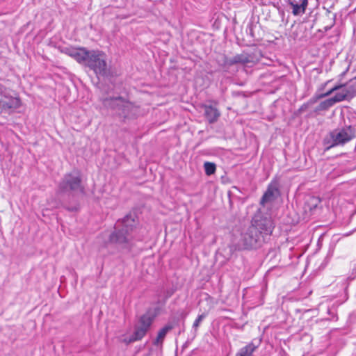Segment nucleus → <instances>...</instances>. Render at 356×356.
I'll return each mask as SVG.
<instances>
[{
    "label": "nucleus",
    "mask_w": 356,
    "mask_h": 356,
    "mask_svg": "<svg viewBox=\"0 0 356 356\" xmlns=\"http://www.w3.org/2000/svg\"><path fill=\"white\" fill-rule=\"evenodd\" d=\"M83 65L93 70L97 76H107L110 70L106 62V55L99 50H89Z\"/></svg>",
    "instance_id": "nucleus-1"
},
{
    "label": "nucleus",
    "mask_w": 356,
    "mask_h": 356,
    "mask_svg": "<svg viewBox=\"0 0 356 356\" xmlns=\"http://www.w3.org/2000/svg\"><path fill=\"white\" fill-rule=\"evenodd\" d=\"M102 104L105 107L116 111L118 115L124 118L134 117L138 112V107L122 97L104 98Z\"/></svg>",
    "instance_id": "nucleus-2"
},
{
    "label": "nucleus",
    "mask_w": 356,
    "mask_h": 356,
    "mask_svg": "<svg viewBox=\"0 0 356 356\" xmlns=\"http://www.w3.org/2000/svg\"><path fill=\"white\" fill-rule=\"evenodd\" d=\"M83 192L81 177L78 172L65 174L59 182L57 190L58 194H76Z\"/></svg>",
    "instance_id": "nucleus-3"
},
{
    "label": "nucleus",
    "mask_w": 356,
    "mask_h": 356,
    "mask_svg": "<svg viewBox=\"0 0 356 356\" xmlns=\"http://www.w3.org/2000/svg\"><path fill=\"white\" fill-rule=\"evenodd\" d=\"M355 136V129L352 126H346L330 132L329 138L324 139V144L327 145L328 149L336 146L343 145L350 141Z\"/></svg>",
    "instance_id": "nucleus-4"
},
{
    "label": "nucleus",
    "mask_w": 356,
    "mask_h": 356,
    "mask_svg": "<svg viewBox=\"0 0 356 356\" xmlns=\"http://www.w3.org/2000/svg\"><path fill=\"white\" fill-rule=\"evenodd\" d=\"M264 242L263 236L259 234L255 228L250 225L241 233L238 246L243 249H252L260 247Z\"/></svg>",
    "instance_id": "nucleus-5"
},
{
    "label": "nucleus",
    "mask_w": 356,
    "mask_h": 356,
    "mask_svg": "<svg viewBox=\"0 0 356 356\" xmlns=\"http://www.w3.org/2000/svg\"><path fill=\"white\" fill-rule=\"evenodd\" d=\"M251 227L255 228V230L259 233L264 238L265 236L272 234L275 227L273 220L268 214L257 213L252 218Z\"/></svg>",
    "instance_id": "nucleus-6"
},
{
    "label": "nucleus",
    "mask_w": 356,
    "mask_h": 356,
    "mask_svg": "<svg viewBox=\"0 0 356 356\" xmlns=\"http://www.w3.org/2000/svg\"><path fill=\"white\" fill-rule=\"evenodd\" d=\"M154 316L150 312H146L142 315L138 324L135 326V330L130 338V341H136L142 339L149 330Z\"/></svg>",
    "instance_id": "nucleus-7"
},
{
    "label": "nucleus",
    "mask_w": 356,
    "mask_h": 356,
    "mask_svg": "<svg viewBox=\"0 0 356 356\" xmlns=\"http://www.w3.org/2000/svg\"><path fill=\"white\" fill-rule=\"evenodd\" d=\"M356 94V90L343 89L337 92L333 97L321 102L317 107L318 111H325L334 106L337 102H340L349 97H353Z\"/></svg>",
    "instance_id": "nucleus-8"
},
{
    "label": "nucleus",
    "mask_w": 356,
    "mask_h": 356,
    "mask_svg": "<svg viewBox=\"0 0 356 356\" xmlns=\"http://www.w3.org/2000/svg\"><path fill=\"white\" fill-rule=\"evenodd\" d=\"M132 240L131 233L118 227L116 224L114 231L110 234L108 241L122 248H129Z\"/></svg>",
    "instance_id": "nucleus-9"
},
{
    "label": "nucleus",
    "mask_w": 356,
    "mask_h": 356,
    "mask_svg": "<svg viewBox=\"0 0 356 356\" xmlns=\"http://www.w3.org/2000/svg\"><path fill=\"white\" fill-rule=\"evenodd\" d=\"M1 101H3L2 104L3 110L17 108L20 106V99L18 97H13L10 91L3 86H1Z\"/></svg>",
    "instance_id": "nucleus-10"
},
{
    "label": "nucleus",
    "mask_w": 356,
    "mask_h": 356,
    "mask_svg": "<svg viewBox=\"0 0 356 356\" xmlns=\"http://www.w3.org/2000/svg\"><path fill=\"white\" fill-rule=\"evenodd\" d=\"M88 51L85 47H79V48H74V47H65L63 52H64L65 54L68 55L69 56L73 58L74 60H76L79 63L83 64L84 63V60H86V56L88 55Z\"/></svg>",
    "instance_id": "nucleus-11"
},
{
    "label": "nucleus",
    "mask_w": 356,
    "mask_h": 356,
    "mask_svg": "<svg viewBox=\"0 0 356 356\" xmlns=\"http://www.w3.org/2000/svg\"><path fill=\"white\" fill-rule=\"evenodd\" d=\"M116 225L121 228H124L127 232L131 233L136 225V215L134 213H129L122 220H118Z\"/></svg>",
    "instance_id": "nucleus-12"
},
{
    "label": "nucleus",
    "mask_w": 356,
    "mask_h": 356,
    "mask_svg": "<svg viewBox=\"0 0 356 356\" xmlns=\"http://www.w3.org/2000/svg\"><path fill=\"white\" fill-rule=\"evenodd\" d=\"M289 4L291 6L293 15H300L305 13V10L308 5V0H289Z\"/></svg>",
    "instance_id": "nucleus-13"
},
{
    "label": "nucleus",
    "mask_w": 356,
    "mask_h": 356,
    "mask_svg": "<svg viewBox=\"0 0 356 356\" xmlns=\"http://www.w3.org/2000/svg\"><path fill=\"white\" fill-rule=\"evenodd\" d=\"M202 107L204 108V116L209 123L213 124L218 120L220 113L216 108L209 105H204Z\"/></svg>",
    "instance_id": "nucleus-14"
},
{
    "label": "nucleus",
    "mask_w": 356,
    "mask_h": 356,
    "mask_svg": "<svg viewBox=\"0 0 356 356\" xmlns=\"http://www.w3.org/2000/svg\"><path fill=\"white\" fill-rule=\"evenodd\" d=\"M321 202V200L315 196H308L304 204V211L306 214L311 216L313 211L317 208Z\"/></svg>",
    "instance_id": "nucleus-15"
},
{
    "label": "nucleus",
    "mask_w": 356,
    "mask_h": 356,
    "mask_svg": "<svg viewBox=\"0 0 356 356\" xmlns=\"http://www.w3.org/2000/svg\"><path fill=\"white\" fill-rule=\"evenodd\" d=\"M345 88L346 89H348V90H355L352 87V86H350L349 83L336 85L333 88H332L330 90H328L327 92H326L325 93H321V94L316 95L312 98V102H316L317 100H318L320 99H322V98H324V97H325L327 96L330 95L332 93H333L335 91L339 92V91H341L342 90L345 89Z\"/></svg>",
    "instance_id": "nucleus-16"
},
{
    "label": "nucleus",
    "mask_w": 356,
    "mask_h": 356,
    "mask_svg": "<svg viewBox=\"0 0 356 356\" xmlns=\"http://www.w3.org/2000/svg\"><path fill=\"white\" fill-rule=\"evenodd\" d=\"M173 326L170 324H168L165 325L163 328H161L156 338L154 341L153 343L155 346L161 345L163 343V341L167 334V333L172 330Z\"/></svg>",
    "instance_id": "nucleus-17"
},
{
    "label": "nucleus",
    "mask_w": 356,
    "mask_h": 356,
    "mask_svg": "<svg viewBox=\"0 0 356 356\" xmlns=\"http://www.w3.org/2000/svg\"><path fill=\"white\" fill-rule=\"evenodd\" d=\"M252 61L251 56L245 52H243L241 54H236L232 58V65L235 64H247Z\"/></svg>",
    "instance_id": "nucleus-18"
},
{
    "label": "nucleus",
    "mask_w": 356,
    "mask_h": 356,
    "mask_svg": "<svg viewBox=\"0 0 356 356\" xmlns=\"http://www.w3.org/2000/svg\"><path fill=\"white\" fill-rule=\"evenodd\" d=\"M257 348V346L254 345L253 342H251L246 346L240 349L236 356H253L252 353Z\"/></svg>",
    "instance_id": "nucleus-19"
},
{
    "label": "nucleus",
    "mask_w": 356,
    "mask_h": 356,
    "mask_svg": "<svg viewBox=\"0 0 356 356\" xmlns=\"http://www.w3.org/2000/svg\"><path fill=\"white\" fill-rule=\"evenodd\" d=\"M216 61L219 66L222 67L224 69H228L230 66L232 65V58H228L225 54L220 55Z\"/></svg>",
    "instance_id": "nucleus-20"
},
{
    "label": "nucleus",
    "mask_w": 356,
    "mask_h": 356,
    "mask_svg": "<svg viewBox=\"0 0 356 356\" xmlns=\"http://www.w3.org/2000/svg\"><path fill=\"white\" fill-rule=\"evenodd\" d=\"M204 168L205 174L209 176L214 174L216 170V164L208 161L204 163Z\"/></svg>",
    "instance_id": "nucleus-21"
},
{
    "label": "nucleus",
    "mask_w": 356,
    "mask_h": 356,
    "mask_svg": "<svg viewBox=\"0 0 356 356\" xmlns=\"http://www.w3.org/2000/svg\"><path fill=\"white\" fill-rule=\"evenodd\" d=\"M274 193L272 189L268 188L262 196L261 204H264L266 202H270L273 199Z\"/></svg>",
    "instance_id": "nucleus-22"
},
{
    "label": "nucleus",
    "mask_w": 356,
    "mask_h": 356,
    "mask_svg": "<svg viewBox=\"0 0 356 356\" xmlns=\"http://www.w3.org/2000/svg\"><path fill=\"white\" fill-rule=\"evenodd\" d=\"M205 316L206 315L204 314H202L201 315H199L197 318L195 319L193 325V328L195 330V331L197 330V328L199 327L201 322L203 321Z\"/></svg>",
    "instance_id": "nucleus-23"
},
{
    "label": "nucleus",
    "mask_w": 356,
    "mask_h": 356,
    "mask_svg": "<svg viewBox=\"0 0 356 356\" xmlns=\"http://www.w3.org/2000/svg\"><path fill=\"white\" fill-rule=\"evenodd\" d=\"M330 81H327V82H325V83H323L321 88H319V90H323L325 87L330 83Z\"/></svg>",
    "instance_id": "nucleus-24"
},
{
    "label": "nucleus",
    "mask_w": 356,
    "mask_h": 356,
    "mask_svg": "<svg viewBox=\"0 0 356 356\" xmlns=\"http://www.w3.org/2000/svg\"><path fill=\"white\" fill-rule=\"evenodd\" d=\"M67 209L70 211H76V207H67Z\"/></svg>",
    "instance_id": "nucleus-25"
},
{
    "label": "nucleus",
    "mask_w": 356,
    "mask_h": 356,
    "mask_svg": "<svg viewBox=\"0 0 356 356\" xmlns=\"http://www.w3.org/2000/svg\"><path fill=\"white\" fill-rule=\"evenodd\" d=\"M349 235H350V234H349V233H348V234H345V236H349Z\"/></svg>",
    "instance_id": "nucleus-26"
},
{
    "label": "nucleus",
    "mask_w": 356,
    "mask_h": 356,
    "mask_svg": "<svg viewBox=\"0 0 356 356\" xmlns=\"http://www.w3.org/2000/svg\"><path fill=\"white\" fill-rule=\"evenodd\" d=\"M0 108H1V106H0Z\"/></svg>",
    "instance_id": "nucleus-27"
}]
</instances>
